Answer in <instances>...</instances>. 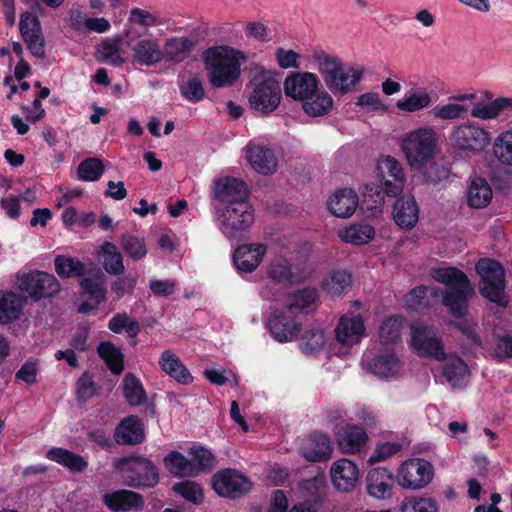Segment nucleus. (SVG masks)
I'll use <instances>...</instances> for the list:
<instances>
[{"instance_id": "nucleus-48", "label": "nucleus", "mask_w": 512, "mask_h": 512, "mask_svg": "<svg viewBox=\"0 0 512 512\" xmlns=\"http://www.w3.org/2000/svg\"><path fill=\"white\" fill-rule=\"evenodd\" d=\"M101 59L114 65L119 66L130 58V51L123 49L119 39H108L102 43L98 50Z\"/></svg>"}, {"instance_id": "nucleus-16", "label": "nucleus", "mask_w": 512, "mask_h": 512, "mask_svg": "<svg viewBox=\"0 0 512 512\" xmlns=\"http://www.w3.org/2000/svg\"><path fill=\"white\" fill-rule=\"evenodd\" d=\"M81 297L78 307L80 313H89L99 308L107 295L106 278L103 272L97 270L93 276L82 278L80 281Z\"/></svg>"}, {"instance_id": "nucleus-20", "label": "nucleus", "mask_w": 512, "mask_h": 512, "mask_svg": "<svg viewBox=\"0 0 512 512\" xmlns=\"http://www.w3.org/2000/svg\"><path fill=\"white\" fill-rule=\"evenodd\" d=\"M320 80L312 72H293L289 74L283 83L284 93L293 100L303 102L313 92H317Z\"/></svg>"}, {"instance_id": "nucleus-61", "label": "nucleus", "mask_w": 512, "mask_h": 512, "mask_svg": "<svg viewBox=\"0 0 512 512\" xmlns=\"http://www.w3.org/2000/svg\"><path fill=\"white\" fill-rule=\"evenodd\" d=\"M401 450V444L396 441L380 442L376 445L373 453L367 459V463L374 465L387 460Z\"/></svg>"}, {"instance_id": "nucleus-56", "label": "nucleus", "mask_w": 512, "mask_h": 512, "mask_svg": "<svg viewBox=\"0 0 512 512\" xmlns=\"http://www.w3.org/2000/svg\"><path fill=\"white\" fill-rule=\"evenodd\" d=\"M191 456L190 462L193 468L194 475L198 474L204 469H209L214 465L213 454L204 446L194 444L188 450Z\"/></svg>"}, {"instance_id": "nucleus-41", "label": "nucleus", "mask_w": 512, "mask_h": 512, "mask_svg": "<svg viewBox=\"0 0 512 512\" xmlns=\"http://www.w3.org/2000/svg\"><path fill=\"white\" fill-rule=\"evenodd\" d=\"M507 109L512 110V97H498L488 103H476L471 110V116L482 121H489L496 119Z\"/></svg>"}, {"instance_id": "nucleus-24", "label": "nucleus", "mask_w": 512, "mask_h": 512, "mask_svg": "<svg viewBox=\"0 0 512 512\" xmlns=\"http://www.w3.org/2000/svg\"><path fill=\"white\" fill-rule=\"evenodd\" d=\"M245 154L250 167L255 172L271 175L277 171L278 161L269 147L250 142L245 147Z\"/></svg>"}, {"instance_id": "nucleus-27", "label": "nucleus", "mask_w": 512, "mask_h": 512, "mask_svg": "<svg viewBox=\"0 0 512 512\" xmlns=\"http://www.w3.org/2000/svg\"><path fill=\"white\" fill-rule=\"evenodd\" d=\"M267 253L266 245L250 243L236 248L233 259L236 268L242 272H253Z\"/></svg>"}, {"instance_id": "nucleus-15", "label": "nucleus", "mask_w": 512, "mask_h": 512, "mask_svg": "<svg viewBox=\"0 0 512 512\" xmlns=\"http://www.w3.org/2000/svg\"><path fill=\"white\" fill-rule=\"evenodd\" d=\"M376 175L384 193L389 196L400 194L406 182L402 164L392 156H384L378 160Z\"/></svg>"}, {"instance_id": "nucleus-53", "label": "nucleus", "mask_w": 512, "mask_h": 512, "mask_svg": "<svg viewBox=\"0 0 512 512\" xmlns=\"http://www.w3.org/2000/svg\"><path fill=\"white\" fill-rule=\"evenodd\" d=\"M468 112L469 107L466 104L456 103L451 100L447 103L437 105L432 109L433 117L442 121L464 118Z\"/></svg>"}, {"instance_id": "nucleus-26", "label": "nucleus", "mask_w": 512, "mask_h": 512, "mask_svg": "<svg viewBox=\"0 0 512 512\" xmlns=\"http://www.w3.org/2000/svg\"><path fill=\"white\" fill-rule=\"evenodd\" d=\"M327 208L338 218H350L356 211L359 199L355 191L342 188L334 191L327 199Z\"/></svg>"}, {"instance_id": "nucleus-14", "label": "nucleus", "mask_w": 512, "mask_h": 512, "mask_svg": "<svg viewBox=\"0 0 512 512\" xmlns=\"http://www.w3.org/2000/svg\"><path fill=\"white\" fill-rule=\"evenodd\" d=\"M212 487L221 497L238 498L252 489V482L235 469H223L212 477Z\"/></svg>"}, {"instance_id": "nucleus-49", "label": "nucleus", "mask_w": 512, "mask_h": 512, "mask_svg": "<svg viewBox=\"0 0 512 512\" xmlns=\"http://www.w3.org/2000/svg\"><path fill=\"white\" fill-rule=\"evenodd\" d=\"M164 24L165 20L159 14L152 13L146 9L135 7L129 11L127 28H132L134 31V26L154 28Z\"/></svg>"}, {"instance_id": "nucleus-58", "label": "nucleus", "mask_w": 512, "mask_h": 512, "mask_svg": "<svg viewBox=\"0 0 512 512\" xmlns=\"http://www.w3.org/2000/svg\"><path fill=\"white\" fill-rule=\"evenodd\" d=\"M400 512H438V505L431 497L410 496L401 503Z\"/></svg>"}, {"instance_id": "nucleus-25", "label": "nucleus", "mask_w": 512, "mask_h": 512, "mask_svg": "<svg viewBox=\"0 0 512 512\" xmlns=\"http://www.w3.org/2000/svg\"><path fill=\"white\" fill-rule=\"evenodd\" d=\"M300 453L309 462L326 461L333 453V443L328 435L313 432L304 439Z\"/></svg>"}, {"instance_id": "nucleus-39", "label": "nucleus", "mask_w": 512, "mask_h": 512, "mask_svg": "<svg viewBox=\"0 0 512 512\" xmlns=\"http://www.w3.org/2000/svg\"><path fill=\"white\" fill-rule=\"evenodd\" d=\"M319 295L315 288L299 289L288 296L286 308L288 311H298L308 314L313 312L318 305Z\"/></svg>"}, {"instance_id": "nucleus-10", "label": "nucleus", "mask_w": 512, "mask_h": 512, "mask_svg": "<svg viewBox=\"0 0 512 512\" xmlns=\"http://www.w3.org/2000/svg\"><path fill=\"white\" fill-rule=\"evenodd\" d=\"M433 476L434 468L429 461L411 458L400 464L396 473V481L404 489L420 490L432 481Z\"/></svg>"}, {"instance_id": "nucleus-11", "label": "nucleus", "mask_w": 512, "mask_h": 512, "mask_svg": "<svg viewBox=\"0 0 512 512\" xmlns=\"http://www.w3.org/2000/svg\"><path fill=\"white\" fill-rule=\"evenodd\" d=\"M116 465L129 486L152 487L158 482L157 468L145 458H122L117 460Z\"/></svg>"}, {"instance_id": "nucleus-36", "label": "nucleus", "mask_w": 512, "mask_h": 512, "mask_svg": "<svg viewBox=\"0 0 512 512\" xmlns=\"http://www.w3.org/2000/svg\"><path fill=\"white\" fill-rule=\"evenodd\" d=\"M352 284V276L345 269H330L323 276L321 287L331 297L341 296Z\"/></svg>"}, {"instance_id": "nucleus-13", "label": "nucleus", "mask_w": 512, "mask_h": 512, "mask_svg": "<svg viewBox=\"0 0 512 512\" xmlns=\"http://www.w3.org/2000/svg\"><path fill=\"white\" fill-rule=\"evenodd\" d=\"M266 274L274 283L289 286L305 280L311 269L307 265H293L284 255L276 254L268 261Z\"/></svg>"}, {"instance_id": "nucleus-8", "label": "nucleus", "mask_w": 512, "mask_h": 512, "mask_svg": "<svg viewBox=\"0 0 512 512\" xmlns=\"http://www.w3.org/2000/svg\"><path fill=\"white\" fill-rule=\"evenodd\" d=\"M254 209L249 202L226 206L217 210L216 223L228 239H239L254 222Z\"/></svg>"}, {"instance_id": "nucleus-4", "label": "nucleus", "mask_w": 512, "mask_h": 512, "mask_svg": "<svg viewBox=\"0 0 512 512\" xmlns=\"http://www.w3.org/2000/svg\"><path fill=\"white\" fill-rule=\"evenodd\" d=\"M491 133L481 124L466 121L451 127L447 143L458 155L475 156L483 153L491 144Z\"/></svg>"}, {"instance_id": "nucleus-18", "label": "nucleus", "mask_w": 512, "mask_h": 512, "mask_svg": "<svg viewBox=\"0 0 512 512\" xmlns=\"http://www.w3.org/2000/svg\"><path fill=\"white\" fill-rule=\"evenodd\" d=\"M291 311H274L267 319L266 326L271 336L279 343L294 341L301 332V323L290 316Z\"/></svg>"}, {"instance_id": "nucleus-37", "label": "nucleus", "mask_w": 512, "mask_h": 512, "mask_svg": "<svg viewBox=\"0 0 512 512\" xmlns=\"http://www.w3.org/2000/svg\"><path fill=\"white\" fill-rule=\"evenodd\" d=\"M375 234L374 227L367 223H353L337 232L342 242L356 246L368 244L374 239Z\"/></svg>"}, {"instance_id": "nucleus-43", "label": "nucleus", "mask_w": 512, "mask_h": 512, "mask_svg": "<svg viewBox=\"0 0 512 512\" xmlns=\"http://www.w3.org/2000/svg\"><path fill=\"white\" fill-rule=\"evenodd\" d=\"M371 371L382 378H390L397 375L401 369L398 357L392 350L379 353L370 364Z\"/></svg>"}, {"instance_id": "nucleus-50", "label": "nucleus", "mask_w": 512, "mask_h": 512, "mask_svg": "<svg viewBox=\"0 0 512 512\" xmlns=\"http://www.w3.org/2000/svg\"><path fill=\"white\" fill-rule=\"evenodd\" d=\"M55 271L61 278L80 277L85 274V265L78 259L58 255L54 259Z\"/></svg>"}, {"instance_id": "nucleus-42", "label": "nucleus", "mask_w": 512, "mask_h": 512, "mask_svg": "<svg viewBox=\"0 0 512 512\" xmlns=\"http://www.w3.org/2000/svg\"><path fill=\"white\" fill-rule=\"evenodd\" d=\"M444 360L443 374L447 381L455 388L465 386L470 375L465 362L455 355H450Z\"/></svg>"}, {"instance_id": "nucleus-3", "label": "nucleus", "mask_w": 512, "mask_h": 512, "mask_svg": "<svg viewBox=\"0 0 512 512\" xmlns=\"http://www.w3.org/2000/svg\"><path fill=\"white\" fill-rule=\"evenodd\" d=\"M432 277L446 286L443 303L450 313L456 317L463 316L467 311V300L474 295L465 273L455 267H439L433 270Z\"/></svg>"}, {"instance_id": "nucleus-34", "label": "nucleus", "mask_w": 512, "mask_h": 512, "mask_svg": "<svg viewBox=\"0 0 512 512\" xmlns=\"http://www.w3.org/2000/svg\"><path fill=\"white\" fill-rule=\"evenodd\" d=\"M195 40L188 37H169L162 46V62H182L195 47Z\"/></svg>"}, {"instance_id": "nucleus-40", "label": "nucleus", "mask_w": 512, "mask_h": 512, "mask_svg": "<svg viewBox=\"0 0 512 512\" xmlns=\"http://www.w3.org/2000/svg\"><path fill=\"white\" fill-rule=\"evenodd\" d=\"M302 103V109L309 117H322L330 113L334 106V99L331 94L318 88Z\"/></svg>"}, {"instance_id": "nucleus-52", "label": "nucleus", "mask_w": 512, "mask_h": 512, "mask_svg": "<svg viewBox=\"0 0 512 512\" xmlns=\"http://www.w3.org/2000/svg\"><path fill=\"white\" fill-rule=\"evenodd\" d=\"M97 351L112 373L120 374L123 371V354L114 344L102 342L99 344Z\"/></svg>"}, {"instance_id": "nucleus-12", "label": "nucleus", "mask_w": 512, "mask_h": 512, "mask_svg": "<svg viewBox=\"0 0 512 512\" xmlns=\"http://www.w3.org/2000/svg\"><path fill=\"white\" fill-rule=\"evenodd\" d=\"M16 286L36 300L51 297L61 290V285L54 275L41 271L18 273Z\"/></svg>"}, {"instance_id": "nucleus-6", "label": "nucleus", "mask_w": 512, "mask_h": 512, "mask_svg": "<svg viewBox=\"0 0 512 512\" xmlns=\"http://www.w3.org/2000/svg\"><path fill=\"white\" fill-rule=\"evenodd\" d=\"M480 276L479 290L481 295L498 306H507L505 295V271L502 265L492 259H480L475 266Z\"/></svg>"}, {"instance_id": "nucleus-51", "label": "nucleus", "mask_w": 512, "mask_h": 512, "mask_svg": "<svg viewBox=\"0 0 512 512\" xmlns=\"http://www.w3.org/2000/svg\"><path fill=\"white\" fill-rule=\"evenodd\" d=\"M438 289L429 286H420L412 289L405 296V303L414 310L423 309L431 304L433 298L438 297Z\"/></svg>"}, {"instance_id": "nucleus-57", "label": "nucleus", "mask_w": 512, "mask_h": 512, "mask_svg": "<svg viewBox=\"0 0 512 512\" xmlns=\"http://www.w3.org/2000/svg\"><path fill=\"white\" fill-rule=\"evenodd\" d=\"M166 468L175 476H194L191 462L177 451L170 452L165 458Z\"/></svg>"}, {"instance_id": "nucleus-33", "label": "nucleus", "mask_w": 512, "mask_h": 512, "mask_svg": "<svg viewBox=\"0 0 512 512\" xmlns=\"http://www.w3.org/2000/svg\"><path fill=\"white\" fill-rule=\"evenodd\" d=\"M103 502L112 512H126L140 508L143 505V498L136 492L119 490L104 494Z\"/></svg>"}, {"instance_id": "nucleus-29", "label": "nucleus", "mask_w": 512, "mask_h": 512, "mask_svg": "<svg viewBox=\"0 0 512 512\" xmlns=\"http://www.w3.org/2000/svg\"><path fill=\"white\" fill-rule=\"evenodd\" d=\"M493 199V190L490 183L481 176H474L468 180L466 188V202L470 208H486Z\"/></svg>"}, {"instance_id": "nucleus-62", "label": "nucleus", "mask_w": 512, "mask_h": 512, "mask_svg": "<svg viewBox=\"0 0 512 512\" xmlns=\"http://www.w3.org/2000/svg\"><path fill=\"white\" fill-rule=\"evenodd\" d=\"M326 343V336L320 329H312L303 337L300 348L305 354H312L319 351Z\"/></svg>"}, {"instance_id": "nucleus-5", "label": "nucleus", "mask_w": 512, "mask_h": 512, "mask_svg": "<svg viewBox=\"0 0 512 512\" xmlns=\"http://www.w3.org/2000/svg\"><path fill=\"white\" fill-rule=\"evenodd\" d=\"M400 150L408 167L440 150V135L433 126H420L403 134Z\"/></svg>"}, {"instance_id": "nucleus-22", "label": "nucleus", "mask_w": 512, "mask_h": 512, "mask_svg": "<svg viewBox=\"0 0 512 512\" xmlns=\"http://www.w3.org/2000/svg\"><path fill=\"white\" fill-rule=\"evenodd\" d=\"M365 325L360 314H344L335 329L337 341L344 346H353L361 342L365 335Z\"/></svg>"}, {"instance_id": "nucleus-30", "label": "nucleus", "mask_w": 512, "mask_h": 512, "mask_svg": "<svg viewBox=\"0 0 512 512\" xmlns=\"http://www.w3.org/2000/svg\"><path fill=\"white\" fill-rule=\"evenodd\" d=\"M393 219L396 225L404 230L416 226L419 220V207L413 196L398 198L393 206Z\"/></svg>"}, {"instance_id": "nucleus-32", "label": "nucleus", "mask_w": 512, "mask_h": 512, "mask_svg": "<svg viewBox=\"0 0 512 512\" xmlns=\"http://www.w3.org/2000/svg\"><path fill=\"white\" fill-rule=\"evenodd\" d=\"M433 102V92L431 90L425 87H417L397 100L395 106L401 112L411 114L429 108Z\"/></svg>"}, {"instance_id": "nucleus-1", "label": "nucleus", "mask_w": 512, "mask_h": 512, "mask_svg": "<svg viewBox=\"0 0 512 512\" xmlns=\"http://www.w3.org/2000/svg\"><path fill=\"white\" fill-rule=\"evenodd\" d=\"M309 62L321 75L326 87L334 93L348 94L354 91L365 72L362 65L346 66L338 56L322 49L313 50Z\"/></svg>"}, {"instance_id": "nucleus-45", "label": "nucleus", "mask_w": 512, "mask_h": 512, "mask_svg": "<svg viewBox=\"0 0 512 512\" xmlns=\"http://www.w3.org/2000/svg\"><path fill=\"white\" fill-rule=\"evenodd\" d=\"M22 299L13 292L0 293V323L7 324L19 318Z\"/></svg>"}, {"instance_id": "nucleus-54", "label": "nucleus", "mask_w": 512, "mask_h": 512, "mask_svg": "<svg viewBox=\"0 0 512 512\" xmlns=\"http://www.w3.org/2000/svg\"><path fill=\"white\" fill-rule=\"evenodd\" d=\"M123 392L130 405H141L146 399V392L140 380L132 374H126L123 379Z\"/></svg>"}, {"instance_id": "nucleus-28", "label": "nucleus", "mask_w": 512, "mask_h": 512, "mask_svg": "<svg viewBox=\"0 0 512 512\" xmlns=\"http://www.w3.org/2000/svg\"><path fill=\"white\" fill-rule=\"evenodd\" d=\"M158 364L163 373L181 385H190L194 380L186 365L170 349L160 354Z\"/></svg>"}, {"instance_id": "nucleus-31", "label": "nucleus", "mask_w": 512, "mask_h": 512, "mask_svg": "<svg viewBox=\"0 0 512 512\" xmlns=\"http://www.w3.org/2000/svg\"><path fill=\"white\" fill-rule=\"evenodd\" d=\"M436 156L431 155L409 168L419 174L425 183L436 185L450 176V169L442 162L437 161Z\"/></svg>"}, {"instance_id": "nucleus-7", "label": "nucleus", "mask_w": 512, "mask_h": 512, "mask_svg": "<svg viewBox=\"0 0 512 512\" xmlns=\"http://www.w3.org/2000/svg\"><path fill=\"white\" fill-rule=\"evenodd\" d=\"M282 98L279 81L271 74H261L250 84L248 103L251 109L262 115L274 112Z\"/></svg>"}, {"instance_id": "nucleus-55", "label": "nucleus", "mask_w": 512, "mask_h": 512, "mask_svg": "<svg viewBox=\"0 0 512 512\" xmlns=\"http://www.w3.org/2000/svg\"><path fill=\"white\" fill-rule=\"evenodd\" d=\"M181 95L190 102H198L205 96L203 81L198 75H189L179 83Z\"/></svg>"}, {"instance_id": "nucleus-60", "label": "nucleus", "mask_w": 512, "mask_h": 512, "mask_svg": "<svg viewBox=\"0 0 512 512\" xmlns=\"http://www.w3.org/2000/svg\"><path fill=\"white\" fill-rule=\"evenodd\" d=\"M173 490L184 499L194 504H200L204 499L201 486L190 480L182 481L173 486Z\"/></svg>"}, {"instance_id": "nucleus-64", "label": "nucleus", "mask_w": 512, "mask_h": 512, "mask_svg": "<svg viewBox=\"0 0 512 512\" xmlns=\"http://www.w3.org/2000/svg\"><path fill=\"white\" fill-rule=\"evenodd\" d=\"M123 250L134 260H140L147 254V248L143 239L132 235H124L121 239Z\"/></svg>"}, {"instance_id": "nucleus-47", "label": "nucleus", "mask_w": 512, "mask_h": 512, "mask_svg": "<svg viewBox=\"0 0 512 512\" xmlns=\"http://www.w3.org/2000/svg\"><path fill=\"white\" fill-rule=\"evenodd\" d=\"M46 457L72 471L80 472L87 467V462L81 456L63 448L54 447L49 449Z\"/></svg>"}, {"instance_id": "nucleus-19", "label": "nucleus", "mask_w": 512, "mask_h": 512, "mask_svg": "<svg viewBox=\"0 0 512 512\" xmlns=\"http://www.w3.org/2000/svg\"><path fill=\"white\" fill-rule=\"evenodd\" d=\"M411 331V344L420 356H429L437 360L444 358L442 342L430 327L415 324L411 327Z\"/></svg>"}, {"instance_id": "nucleus-23", "label": "nucleus", "mask_w": 512, "mask_h": 512, "mask_svg": "<svg viewBox=\"0 0 512 512\" xmlns=\"http://www.w3.org/2000/svg\"><path fill=\"white\" fill-rule=\"evenodd\" d=\"M214 197L227 206L239 204V202H248V187L240 179L232 177H223L215 182Z\"/></svg>"}, {"instance_id": "nucleus-21", "label": "nucleus", "mask_w": 512, "mask_h": 512, "mask_svg": "<svg viewBox=\"0 0 512 512\" xmlns=\"http://www.w3.org/2000/svg\"><path fill=\"white\" fill-rule=\"evenodd\" d=\"M336 442L343 454L356 455L366 449L369 436L362 426L348 423L337 432Z\"/></svg>"}, {"instance_id": "nucleus-59", "label": "nucleus", "mask_w": 512, "mask_h": 512, "mask_svg": "<svg viewBox=\"0 0 512 512\" xmlns=\"http://www.w3.org/2000/svg\"><path fill=\"white\" fill-rule=\"evenodd\" d=\"M105 167L99 158L83 160L77 170L78 178L82 181H97L104 173Z\"/></svg>"}, {"instance_id": "nucleus-44", "label": "nucleus", "mask_w": 512, "mask_h": 512, "mask_svg": "<svg viewBox=\"0 0 512 512\" xmlns=\"http://www.w3.org/2000/svg\"><path fill=\"white\" fill-rule=\"evenodd\" d=\"M105 271L112 275L122 274L125 270L123 258L116 245L104 242L97 251Z\"/></svg>"}, {"instance_id": "nucleus-9", "label": "nucleus", "mask_w": 512, "mask_h": 512, "mask_svg": "<svg viewBox=\"0 0 512 512\" xmlns=\"http://www.w3.org/2000/svg\"><path fill=\"white\" fill-rule=\"evenodd\" d=\"M124 36L133 64L151 67L162 62V45L159 39L152 35L142 36L132 28H126Z\"/></svg>"}, {"instance_id": "nucleus-17", "label": "nucleus", "mask_w": 512, "mask_h": 512, "mask_svg": "<svg viewBox=\"0 0 512 512\" xmlns=\"http://www.w3.org/2000/svg\"><path fill=\"white\" fill-rule=\"evenodd\" d=\"M329 476L337 491L349 493L354 490L360 479V469L356 462L343 457L332 462Z\"/></svg>"}, {"instance_id": "nucleus-63", "label": "nucleus", "mask_w": 512, "mask_h": 512, "mask_svg": "<svg viewBox=\"0 0 512 512\" xmlns=\"http://www.w3.org/2000/svg\"><path fill=\"white\" fill-rule=\"evenodd\" d=\"M403 321L401 317L393 316L385 319L380 327L382 342H395L401 334Z\"/></svg>"}, {"instance_id": "nucleus-38", "label": "nucleus", "mask_w": 512, "mask_h": 512, "mask_svg": "<svg viewBox=\"0 0 512 512\" xmlns=\"http://www.w3.org/2000/svg\"><path fill=\"white\" fill-rule=\"evenodd\" d=\"M392 473L386 468L372 469L367 476L368 493L377 499H385L391 493Z\"/></svg>"}, {"instance_id": "nucleus-46", "label": "nucleus", "mask_w": 512, "mask_h": 512, "mask_svg": "<svg viewBox=\"0 0 512 512\" xmlns=\"http://www.w3.org/2000/svg\"><path fill=\"white\" fill-rule=\"evenodd\" d=\"M493 154L503 167H512V128L499 133L494 139Z\"/></svg>"}, {"instance_id": "nucleus-35", "label": "nucleus", "mask_w": 512, "mask_h": 512, "mask_svg": "<svg viewBox=\"0 0 512 512\" xmlns=\"http://www.w3.org/2000/svg\"><path fill=\"white\" fill-rule=\"evenodd\" d=\"M144 437L143 423L136 416H129L122 420L115 432V439L119 444H138Z\"/></svg>"}, {"instance_id": "nucleus-2", "label": "nucleus", "mask_w": 512, "mask_h": 512, "mask_svg": "<svg viewBox=\"0 0 512 512\" xmlns=\"http://www.w3.org/2000/svg\"><path fill=\"white\" fill-rule=\"evenodd\" d=\"M246 61V54L231 46L220 45L208 49L204 63L209 84L217 89L233 86L241 75L242 64Z\"/></svg>"}]
</instances>
